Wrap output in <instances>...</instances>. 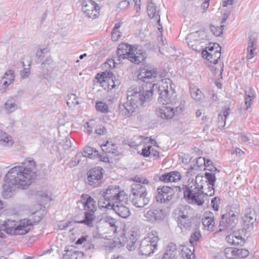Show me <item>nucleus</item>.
Instances as JSON below:
<instances>
[{
	"mask_svg": "<svg viewBox=\"0 0 259 259\" xmlns=\"http://www.w3.org/2000/svg\"><path fill=\"white\" fill-rule=\"evenodd\" d=\"M36 166L31 158L25 159L20 166L12 168L6 175L2 195L4 198L12 197L16 188L27 189L35 179Z\"/></svg>",
	"mask_w": 259,
	"mask_h": 259,
	"instance_id": "obj_1",
	"label": "nucleus"
},
{
	"mask_svg": "<svg viewBox=\"0 0 259 259\" xmlns=\"http://www.w3.org/2000/svg\"><path fill=\"white\" fill-rule=\"evenodd\" d=\"M216 181L214 174L205 172V176L197 175L195 180L189 179L187 185H183L182 188L178 187L179 190H183L184 197L189 203L202 205L204 197L212 196L214 194V185Z\"/></svg>",
	"mask_w": 259,
	"mask_h": 259,
	"instance_id": "obj_2",
	"label": "nucleus"
},
{
	"mask_svg": "<svg viewBox=\"0 0 259 259\" xmlns=\"http://www.w3.org/2000/svg\"><path fill=\"white\" fill-rule=\"evenodd\" d=\"M157 70L156 68H141L138 75V78L144 82H146V84L144 86H136L137 87H146L150 90L154 85V90L158 89L157 91L159 93L158 101L162 104H168L176 103V95L175 91V85L172 81L168 78L162 79L159 83L158 87L154 83L156 81L157 77Z\"/></svg>",
	"mask_w": 259,
	"mask_h": 259,
	"instance_id": "obj_3",
	"label": "nucleus"
},
{
	"mask_svg": "<svg viewBox=\"0 0 259 259\" xmlns=\"http://www.w3.org/2000/svg\"><path fill=\"white\" fill-rule=\"evenodd\" d=\"M154 85L150 90L146 87L132 86L127 91L126 101L119 105V113L124 117H130L139 105L151 100Z\"/></svg>",
	"mask_w": 259,
	"mask_h": 259,
	"instance_id": "obj_4",
	"label": "nucleus"
},
{
	"mask_svg": "<svg viewBox=\"0 0 259 259\" xmlns=\"http://www.w3.org/2000/svg\"><path fill=\"white\" fill-rule=\"evenodd\" d=\"M32 222L26 219L19 221L8 220L7 221L0 220V237L5 238V233L11 235H25L32 228L33 224L40 221L41 218L39 215H35Z\"/></svg>",
	"mask_w": 259,
	"mask_h": 259,
	"instance_id": "obj_5",
	"label": "nucleus"
},
{
	"mask_svg": "<svg viewBox=\"0 0 259 259\" xmlns=\"http://www.w3.org/2000/svg\"><path fill=\"white\" fill-rule=\"evenodd\" d=\"M101 196L98 201V205L101 208L110 209L114 204L125 202L127 196L123 191H121L117 186H109L107 188L101 191Z\"/></svg>",
	"mask_w": 259,
	"mask_h": 259,
	"instance_id": "obj_6",
	"label": "nucleus"
},
{
	"mask_svg": "<svg viewBox=\"0 0 259 259\" xmlns=\"http://www.w3.org/2000/svg\"><path fill=\"white\" fill-rule=\"evenodd\" d=\"M117 57L112 60L114 65L120 64L122 59H127L135 64H139L146 58V53L141 50H134L132 46L121 43L118 46Z\"/></svg>",
	"mask_w": 259,
	"mask_h": 259,
	"instance_id": "obj_7",
	"label": "nucleus"
},
{
	"mask_svg": "<svg viewBox=\"0 0 259 259\" xmlns=\"http://www.w3.org/2000/svg\"><path fill=\"white\" fill-rule=\"evenodd\" d=\"M147 189L140 184H133L131 186L130 198L133 205L137 207H144L149 202Z\"/></svg>",
	"mask_w": 259,
	"mask_h": 259,
	"instance_id": "obj_8",
	"label": "nucleus"
},
{
	"mask_svg": "<svg viewBox=\"0 0 259 259\" xmlns=\"http://www.w3.org/2000/svg\"><path fill=\"white\" fill-rule=\"evenodd\" d=\"M186 39L190 48L196 52L202 53L209 38L205 31H197L189 34Z\"/></svg>",
	"mask_w": 259,
	"mask_h": 259,
	"instance_id": "obj_9",
	"label": "nucleus"
},
{
	"mask_svg": "<svg viewBox=\"0 0 259 259\" xmlns=\"http://www.w3.org/2000/svg\"><path fill=\"white\" fill-rule=\"evenodd\" d=\"M159 239L158 233L151 231L141 242L139 246V252L142 255H149L157 249V243Z\"/></svg>",
	"mask_w": 259,
	"mask_h": 259,
	"instance_id": "obj_10",
	"label": "nucleus"
},
{
	"mask_svg": "<svg viewBox=\"0 0 259 259\" xmlns=\"http://www.w3.org/2000/svg\"><path fill=\"white\" fill-rule=\"evenodd\" d=\"M238 222V213L229 211L222 215L219 224V232L229 231L234 229Z\"/></svg>",
	"mask_w": 259,
	"mask_h": 259,
	"instance_id": "obj_11",
	"label": "nucleus"
},
{
	"mask_svg": "<svg viewBox=\"0 0 259 259\" xmlns=\"http://www.w3.org/2000/svg\"><path fill=\"white\" fill-rule=\"evenodd\" d=\"M184 106L180 104L179 106L171 107L169 106H162L156 111V115L163 119H171L175 115L180 113Z\"/></svg>",
	"mask_w": 259,
	"mask_h": 259,
	"instance_id": "obj_12",
	"label": "nucleus"
},
{
	"mask_svg": "<svg viewBox=\"0 0 259 259\" xmlns=\"http://www.w3.org/2000/svg\"><path fill=\"white\" fill-rule=\"evenodd\" d=\"M221 50V48L218 44L213 43L212 46L205 47L201 54L203 57H205L210 63L215 64L220 58Z\"/></svg>",
	"mask_w": 259,
	"mask_h": 259,
	"instance_id": "obj_13",
	"label": "nucleus"
},
{
	"mask_svg": "<svg viewBox=\"0 0 259 259\" xmlns=\"http://www.w3.org/2000/svg\"><path fill=\"white\" fill-rule=\"evenodd\" d=\"M103 169L101 167H97L88 171L87 175L88 184L93 188L98 187L102 183L103 175Z\"/></svg>",
	"mask_w": 259,
	"mask_h": 259,
	"instance_id": "obj_14",
	"label": "nucleus"
},
{
	"mask_svg": "<svg viewBox=\"0 0 259 259\" xmlns=\"http://www.w3.org/2000/svg\"><path fill=\"white\" fill-rule=\"evenodd\" d=\"M98 5L93 0H81V10L89 18L97 17L99 14Z\"/></svg>",
	"mask_w": 259,
	"mask_h": 259,
	"instance_id": "obj_15",
	"label": "nucleus"
},
{
	"mask_svg": "<svg viewBox=\"0 0 259 259\" xmlns=\"http://www.w3.org/2000/svg\"><path fill=\"white\" fill-rule=\"evenodd\" d=\"M175 191L174 189L168 186H163L157 189L156 199L160 203H168L174 197Z\"/></svg>",
	"mask_w": 259,
	"mask_h": 259,
	"instance_id": "obj_16",
	"label": "nucleus"
},
{
	"mask_svg": "<svg viewBox=\"0 0 259 259\" xmlns=\"http://www.w3.org/2000/svg\"><path fill=\"white\" fill-rule=\"evenodd\" d=\"M257 219H259L258 207H250L246 210L245 216L243 217V222L245 225L248 226L247 229H249V226L252 227Z\"/></svg>",
	"mask_w": 259,
	"mask_h": 259,
	"instance_id": "obj_17",
	"label": "nucleus"
},
{
	"mask_svg": "<svg viewBox=\"0 0 259 259\" xmlns=\"http://www.w3.org/2000/svg\"><path fill=\"white\" fill-rule=\"evenodd\" d=\"M164 216V211L160 208L149 210L144 214L146 220L151 223L160 222L163 220Z\"/></svg>",
	"mask_w": 259,
	"mask_h": 259,
	"instance_id": "obj_18",
	"label": "nucleus"
},
{
	"mask_svg": "<svg viewBox=\"0 0 259 259\" xmlns=\"http://www.w3.org/2000/svg\"><path fill=\"white\" fill-rule=\"evenodd\" d=\"M77 204H81L86 211L96 210V202L94 199L88 194H82L80 200L77 201Z\"/></svg>",
	"mask_w": 259,
	"mask_h": 259,
	"instance_id": "obj_19",
	"label": "nucleus"
},
{
	"mask_svg": "<svg viewBox=\"0 0 259 259\" xmlns=\"http://www.w3.org/2000/svg\"><path fill=\"white\" fill-rule=\"evenodd\" d=\"M202 224L204 228L208 231H213L214 227V215L210 211L205 212L202 220Z\"/></svg>",
	"mask_w": 259,
	"mask_h": 259,
	"instance_id": "obj_20",
	"label": "nucleus"
},
{
	"mask_svg": "<svg viewBox=\"0 0 259 259\" xmlns=\"http://www.w3.org/2000/svg\"><path fill=\"white\" fill-rule=\"evenodd\" d=\"M109 210H113L119 217L124 219L131 214L129 208L121 203L114 204L113 207Z\"/></svg>",
	"mask_w": 259,
	"mask_h": 259,
	"instance_id": "obj_21",
	"label": "nucleus"
},
{
	"mask_svg": "<svg viewBox=\"0 0 259 259\" xmlns=\"http://www.w3.org/2000/svg\"><path fill=\"white\" fill-rule=\"evenodd\" d=\"M177 246L173 243H170L166 246L162 259H177Z\"/></svg>",
	"mask_w": 259,
	"mask_h": 259,
	"instance_id": "obj_22",
	"label": "nucleus"
},
{
	"mask_svg": "<svg viewBox=\"0 0 259 259\" xmlns=\"http://www.w3.org/2000/svg\"><path fill=\"white\" fill-rule=\"evenodd\" d=\"M125 238L127 242V247L129 250H133L136 247L137 234L133 231H129L125 234Z\"/></svg>",
	"mask_w": 259,
	"mask_h": 259,
	"instance_id": "obj_23",
	"label": "nucleus"
},
{
	"mask_svg": "<svg viewBox=\"0 0 259 259\" xmlns=\"http://www.w3.org/2000/svg\"><path fill=\"white\" fill-rule=\"evenodd\" d=\"M13 144L12 137L7 133L0 130V147L7 148L12 146Z\"/></svg>",
	"mask_w": 259,
	"mask_h": 259,
	"instance_id": "obj_24",
	"label": "nucleus"
},
{
	"mask_svg": "<svg viewBox=\"0 0 259 259\" xmlns=\"http://www.w3.org/2000/svg\"><path fill=\"white\" fill-rule=\"evenodd\" d=\"M181 256L184 259H194L195 254L194 246L190 245L189 247L186 245H181Z\"/></svg>",
	"mask_w": 259,
	"mask_h": 259,
	"instance_id": "obj_25",
	"label": "nucleus"
},
{
	"mask_svg": "<svg viewBox=\"0 0 259 259\" xmlns=\"http://www.w3.org/2000/svg\"><path fill=\"white\" fill-rule=\"evenodd\" d=\"M84 219L78 221V223L83 224L89 227H92L94 226V220L95 219V212L91 211H85L84 213Z\"/></svg>",
	"mask_w": 259,
	"mask_h": 259,
	"instance_id": "obj_26",
	"label": "nucleus"
},
{
	"mask_svg": "<svg viewBox=\"0 0 259 259\" xmlns=\"http://www.w3.org/2000/svg\"><path fill=\"white\" fill-rule=\"evenodd\" d=\"M256 46V39L252 36L249 37L248 42V47H247V54L246 55L247 59H250L252 58L255 55V49Z\"/></svg>",
	"mask_w": 259,
	"mask_h": 259,
	"instance_id": "obj_27",
	"label": "nucleus"
},
{
	"mask_svg": "<svg viewBox=\"0 0 259 259\" xmlns=\"http://www.w3.org/2000/svg\"><path fill=\"white\" fill-rule=\"evenodd\" d=\"M190 91L192 98L195 100L200 101L203 99V93L196 87H190Z\"/></svg>",
	"mask_w": 259,
	"mask_h": 259,
	"instance_id": "obj_28",
	"label": "nucleus"
},
{
	"mask_svg": "<svg viewBox=\"0 0 259 259\" xmlns=\"http://www.w3.org/2000/svg\"><path fill=\"white\" fill-rule=\"evenodd\" d=\"M18 108L16 101L13 98L8 99L5 104V110L8 113H12Z\"/></svg>",
	"mask_w": 259,
	"mask_h": 259,
	"instance_id": "obj_29",
	"label": "nucleus"
},
{
	"mask_svg": "<svg viewBox=\"0 0 259 259\" xmlns=\"http://www.w3.org/2000/svg\"><path fill=\"white\" fill-rule=\"evenodd\" d=\"M148 15L150 18H155L156 20L157 16H159L158 13L156 11V7L153 3H149L147 6Z\"/></svg>",
	"mask_w": 259,
	"mask_h": 259,
	"instance_id": "obj_30",
	"label": "nucleus"
},
{
	"mask_svg": "<svg viewBox=\"0 0 259 259\" xmlns=\"http://www.w3.org/2000/svg\"><path fill=\"white\" fill-rule=\"evenodd\" d=\"M102 149L104 151L107 153L116 154L118 152L116 145L113 144H110L108 141L106 142V144L102 146Z\"/></svg>",
	"mask_w": 259,
	"mask_h": 259,
	"instance_id": "obj_31",
	"label": "nucleus"
},
{
	"mask_svg": "<svg viewBox=\"0 0 259 259\" xmlns=\"http://www.w3.org/2000/svg\"><path fill=\"white\" fill-rule=\"evenodd\" d=\"M82 155L83 157H89L92 158L93 156L98 155V152L93 148L88 146L84 148L83 151L82 152Z\"/></svg>",
	"mask_w": 259,
	"mask_h": 259,
	"instance_id": "obj_32",
	"label": "nucleus"
},
{
	"mask_svg": "<svg viewBox=\"0 0 259 259\" xmlns=\"http://www.w3.org/2000/svg\"><path fill=\"white\" fill-rule=\"evenodd\" d=\"M66 103L67 105L71 108L78 105L79 102L77 100L76 96L75 94H71L67 96Z\"/></svg>",
	"mask_w": 259,
	"mask_h": 259,
	"instance_id": "obj_33",
	"label": "nucleus"
},
{
	"mask_svg": "<svg viewBox=\"0 0 259 259\" xmlns=\"http://www.w3.org/2000/svg\"><path fill=\"white\" fill-rule=\"evenodd\" d=\"M236 248L233 247H227L224 250L225 256L228 258H237Z\"/></svg>",
	"mask_w": 259,
	"mask_h": 259,
	"instance_id": "obj_34",
	"label": "nucleus"
},
{
	"mask_svg": "<svg viewBox=\"0 0 259 259\" xmlns=\"http://www.w3.org/2000/svg\"><path fill=\"white\" fill-rule=\"evenodd\" d=\"M178 222V226L181 228L183 227L188 229L191 226V223L189 218H182V219H179Z\"/></svg>",
	"mask_w": 259,
	"mask_h": 259,
	"instance_id": "obj_35",
	"label": "nucleus"
},
{
	"mask_svg": "<svg viewBox=\"0 0 259 259\" xmlns=\"http://www.w3.org/2000/svg\"><path fill=\"white\" fill-rule=\"evenodd\" d=\"M96 108L97 110L102 113H106L109 112L108 105L103 102H97L96 104Z\"/></svg>",
	"mask_w": 259,
	"mask_h": 259,
	"instance_id": "obj_36",
	"label": "nucleus"
},
{
	"mask_svg": "<svg viewBox=\"0 0 259 259\" xmlns=\"http://www.w3.org/2000/svg\"><path fill=\"white\" fill-rule=\"evenodd\" d=\"M12 82L13 81L6 80L5 78H2L0 83V94L5 93L8 87Z\"/></svg>",
	"mask_w": 259,
	"mask_h": 259,
	"instance_id": "obj_37",
	"label": "nucleus"
},
{
	"mask_svg": "<svg viewBox=\"0 0 259 259\" xmlns=\"http://www.w3.org/2000/svg\"><path fill=\"white\" fill-rule=\"evenodd\" d=\"M108 76L109 78L111 77L112 84H110V82L108 81V85L110 86L111 88H114L116 86L120 84V81L118 79H116L114 75L112 72H108Z\"/></svg>",
	"mask_w": 259,
	"mask_h": 259,
	"instance_id": "obj_38",
	"label": "nucleus"
},
{
	"mask_svg": "<svg viewBox=\"0 0 259 259\" xmlns=\"http://www.w3.org/2000/svg\"><path fill=\"white\" fill-rule=\"evenodd\" d=\"M232 235H234L233 239L234 240V245H242L244 243V240L239 233L237 232L234 233Z\"/></svg>",
	"mask_w": 259,
	"mask_h": 259,
	"instance_id": "obj_39",
	"label": "nucleus"
},
{
	"mask_svg": "<svg viewBox=\"0 0 259 259\" xmlns=\"http://www.w3.org/2000/svg\"><path fill=\"white\" fill-rule=\"evenodd\" d=\"M169 176H170V182H176L178 181H179L181 178L180 173L177 171L169 172Z\"/></svg>",
	"mask_w": 259,
	"mask_h": 259,
	"instance_id": "obj_40",
	"label": "nucleus"
},
{
	"mask_svg": "<svg viewBox=\"0 0 259 259\" xmlns=\"http://www.w3.org/2000/svg\"><path fill=\"white\" fill-rule=\"evenodd\" d=\"M201 236V234L199 232L196 231L193 233L189 239V242L191 244L190 245H193L194 246V242L197 241Z\"/></svg>",
	"mask_w": 259,
	"mask_h": 259,
	"instance_id": "obj_41",
	"label": "nucleus"
},
{
	"mask_svg": "<svg viewBox=\"0 0 259 259\" xmlns=\"http://www.w3.org/2000/svg\"><path fill=\"white\" fill-rule=\"evenodd\" d=\"M245 98H251L254 99L255 96L253 89L249 86L245 88L244 90Z\"/></svg>",
	"mask_w": 259,
	"mask_h": 259,
	"instance_id": "obj_42",
	"label": "nucleus"
},
{
	"mask_svg": "<svg viewBox=\"0 0 259 259\" xmlns=\"http://www.w3.org/2000/svg\"><path fill=\"white\" fill-rule=\"evenodd\" d=\"M223 25H221L220 27H215L214 26H210V30L212 33L217 36H220L223 33L222 27Z\"/></svg>",
	"mask_w": 259,
	"mask_h": 259,
	"instance_id": "obj_43",
	"label": "nucleus"
},
{
	"mask_svg": "<svg viewBox=\"0 0 259 259\" xmlns=\"http://www.w3.org/2000/svg\"><path fill=\"white\" fill-rule=\"evenodd\" d=\"M237 258L241 257L244 258L248 256L249 252L247 250L245 249H238L236 248Z\"/></svg>",
	"mask_w": 259,
	"mask_h": 259,
	"instance_id": "obj_44",
	"label": "nucleus"
},
{
	"mask_svg": "<svg viewBox=\"0 0 259 259\" xmlns=\"http://www.w3.org/2000/svg\"><path fill=\"white\" fill-rule=\"evenodd\" d=\"M14 71L12 70H9L7 71L2 78H5L6 80H10V81H14Z\"/></svg>",
	"mask_w": 259,
	"mask_h": 259,
	"instance_id": "obj_45",
	"label": "nucleus"
},
{
	"mask_svg": "<svg viewBox=\"0 0 259 259\" xmlns=\"http://www.w3.org/2000/svg\"><path fill=\"white\" fill-rule=\"evenodd\" d=\"M77 251H69L64 254L63 256V259H77Z\"/></svg>",
	"mask_w": 259,
	"mask_h": 259,
	"instance_id": "obj_46",
	"label": "nucleus"
},
{
	"mask_svg": "<svg viewBox=\"0 0 259 259\" xmlns=\"http://www.w3.org/2000/svg\"><path fill=\"white\" fill-rule=\"evenodd\" d=\"M45 49H40L38 50L36 53V57H37L36 62L37 63H39L44 59V51Z\"/></svg>",
	"mask_w": 259,
	"mask_h": 259,
	"instance_id": "obj_47",
	"label": "nucleus"
},
{
	"mask_svg": "<svg viewBox=\"0 0 259 259\" xmlns=\"http://www.w3.org/2000/svg\"><path fill=\"white\" fill-rule=\"evenodd\" d=\"M226 119L223 117L221 113L218 117V125L219 128L223 127L226 124Z\"/></svg>",
	"mask_w": 259,
	"mask_h": 259,
	"instance_id": "obj_48",
	"label": "nucleus"
},
{
	"mask_svg": "<svg viewBox=\"0 0 259 259\" xmlns=\"http://www.w3.org/2000/svg\"><path fill=\"white\" fill-rule=\"evenodd\" d=\"M151 145L145 146L142 149L141 154L144 157H148L151 154Z\"/></svg>",
	"mask_w": 259,
	"mask_h": 259,
	"instance_id": "obj_49",
	"label": "nucleus"
},
{
	"mask_svg": "<svg viewBox=\"0 0 259 259\" xmlns=\"http://www.w3.org/2000/svg\"><path fill=\"white\" fill-rule=\"evenodd\" d=\"M178 211H179L177 217L178 220L182 219V218H189L188 212L185 209H179Z\"/></svg>",
	"mask_w": 259,
	"mask_h": 259,
	"instance_id": "obj_50",
	"label": "nucleus"
},
{
	"mask_svg": "<svg viewBox=\"0 0 259 259\" xmlns=\"http://www.w3.org/2000/svg\"><path fill=\"white\" fill-rule=\"evenodd\" d=\"M63 147L65 150H68L71 147V142L69 138H66L63 141Z\"/></svg>",
	"mask_w": 259,
	"mask_h": 259,
	"instance_id": "obj_51",
	"label": "nucleus"
},
{
	"mask_svg": "<svg viewBox=\"0 0 259 259\" xmlns=\"http://www.w3.org/2000/svg\"><path fill=\"white\" fill-rule=\"evenodd\" d=\"M130 5V3L128 1L126 0H123L121 1L118 5V7L121 10H125Z\"/></svg>",
	"mask_w": 259,
	"mask_h": 259,
	"instance_id": "obj_52",
	"label": "nucleus"
},
{
	"mask_svg": "<svg viewBox=\"0 0 259 259\" xmlns=\"http://www.w3.org/2000/svg\"><path fill=\"white\" fill-rule=\"evenodd\" d=\"M121 35V33L118 31V30H116V29H113L112 32V38L113 40L116 41L118 40L119 38L120 37Z\"/></svg>",
	"mask_w": 259,
	"mask_h": 259,
	"instance_id": "obj_53",
	"label": "nucleus"
},
{
	"mask_svg": "<svg viewBox=\"0 0 259 259\" xmlns=\"http://www.w3.org/2000/svg\"><path fill=\"white\" fill-rule=\"evenodd\" d=\"M170 177L169 172L165 173L159 177V180L166 183L170 182Z\"/></svg>",
	"mask_w": 259,
	"mask_h": 259,
	"instance_id": "obj_54",
	"label": "nucleus"
},
{
	"mask_svg": "<svg viewBox=\"0 0 259 259\" xmlns=\"http://www.w3.org/2000/svg\"><path fill=\"white\" fill-rule=\"evenodd\" d=\"M30 74L29 68H24L23 70L20 71L21 76L23 78H27Z\"/></svg>",
	"mask_w": 259,
	"mask_h": 259,
	"instance_id": "obj_55",
	"label": "nucleus"
},
{
	"mask_svg": "<svg viewBox=\"0 0 259 259\" xmlns=\"http://www.w3.org/2000/svg\"><path fill=\"white\" fill-rule=\"evenodd\" d=\"M253 99H252L251 98H245V105L246 106V107L244 109L245 111L247 110L250 107Z\"/></svg>",
	"mask_w": 259,
	"mask_h": 259,
	"instance_id": "obj_56",
	"label": "nucleus"
},
{
	"mask_svg": "<svg viewBox=\"0 0 259 259\" xmlns=\"http://www.w3.org/2000/svg\"><path fill=\"white\" fill-rule=\"evenodd\" d=\"M105 222L108 223L111 227H115L116 222L114 219L110 217H107L105 218Z\"/></svg>",
	"mask_w": 259,
	"mask_h": 259,
	"instance_id": "obj_57",
	"label": "nucleus"
},
{
	"mask_svg": "<svg viewBox=\"0 0 259 259\" xmlns=\"http://www.w3.org/2000/svg\"><path fill=\"white\" fill-rule=\"evenodd\" d=\"M144 143H150L151 145L158 147V146L157 145L156 141L151 138H148V137H146L144 138Z\"/></svg>",
	"mask_w": 259,
	"mask_h": 259,
	"instance_id": "obj_58",
	"label": "nucleus"
},
{
	"mask_svg": "<svg viewBox=\"0 0 259 259\" xmlns=\"http://www.w3.org/2000/svg\"><path fill=\"white\" fill-rule=\"evenodd\" d=\"M205 161V158L204 157H198L196 160L197 167H199L201 166L202 164H204Z\"/></svg>",
	"mask_w": 259,
	"mask_h": 259,
	"instance_id": "obj_59",
	"label": "nucleus"
},
{
	"mask_svg": "<svg viewBox=\"0 0 259 259\" xmlns=\"http://www.w3.org/2000/svg\"><path fill=\"white\" fill-rule=\"evenodd\" d=\"M106 131L105 128L103 126H100L99 127L96 129L95 133L98 135L104 134Z\"/></svg>",
	"mask_w": 259,
	"mask_h": 259,
	"instance_id": "obj_60",
	"label": "nucleus"
},
{
	"mask_svg": "<svg viewBox=\"0 0 259 259\" xmlns=\"http://www.w3.org/2000/svg\"><path fill=\"white\" fill-rule=\"evenodd\" d=\"M71 224V222H66V223H61L59 225V229L60 230H65L66 229L67 227H68L69 226H70Z\"/></svg>",
	"mask_w": 259,
	"mask_h": 259,
	"instance_id": "obj_61",
	"label": "nucleus"
},
{
	"mask_svg": "<svg viewBox=\"0 0 259 259\" xmlns=\"http://www.w3.org/2000/svg\"><path fill=\"white\" fill-rule=\"evenodd\" d=\"M229 113L230 108L228 107H225L223 109V114H222V115L223 116L224 118L226 119Z\"/></svg>",
	"mask_w": 259,
	"mask_h": 259,
	"instance_id": "obj_62",
	"label": "nucleus"
},
{
	"mask_svg": "<svg viewBox=\"0 0 259 259\" xmlns=\"http://www.w3.org/2000/svg\"><path fill=\"white\" fill-rule=\"evenodd\" d=\"M209 0H205V1L202 3L201 5V8L203 10V12H205L209 6Z\"/></svg>",
	"mask_w": 259,
	"mask_h": 259,
	"instance_id": "obj_63",
	"label": "nucleus"
},
{
	"mask_svg": "<svg viewBox=\"0 0 259 259\" xmlns=\"http://www.w3.org/2000/svg\"><path fill=\"white\" fill-rule=\"evenodd\" d=\"M233 237H234V235H232V234H231L230 235L227 236L226 239L229 243H230L232 245H234V240L233 239Z\"/></svg>",
	"mask_w": 259,
	"mask_h": 259,
	"instance_id": "obj_64",
	"label": "nucleus"
}]
</instances>
